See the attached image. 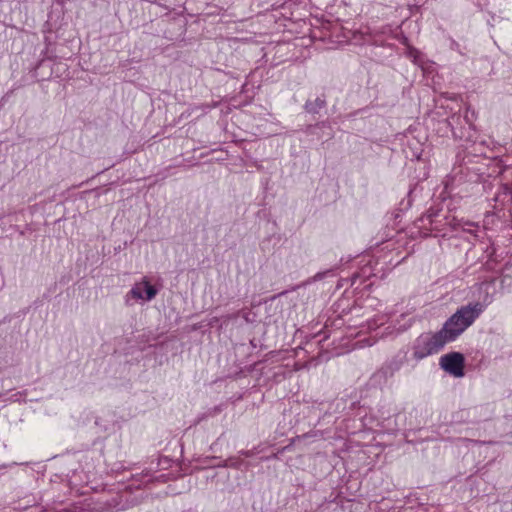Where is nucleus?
Here are the masks:
<instances>
[{
    "label": "nucleus",
    "instance_id": "nucleus-6",
    "mask_svg": "<svg viewBox=\"0 0 512 512\" xmlns=\"http://www.w3.org/2000/svg\"><path fill=\"white\" fill-rule=\"evenodd\" d=\"M327 105L325 96L317 97L315 100H307L304 105V109L307 113L317 114Z\"/></svg>",
    "mask_w": 512,
    "mask_h": 512
},
{
    "label": "nucleus",
    "instance_id": "nucleus-1",
    "mask_svg": "<svg viewBox=\"0 0 512 512\" xmlns=\"http://www.w3.org/2000/svg\"><path fill=\"white\" fill-rule=\"evenodd\" d=\"M449 343L445 334L440 330L435 333H422L419 335L413 346V357L422 360L430 355L438 353Z\"/></svg>",
    "mask_w": 512,
    "mask_h": 512
},
{
    "label": "nucleus",
    "instance_id": "nucleus-4",
    "mask_svg": "<svg viewBox=\"0 0 512 512\" xmlns=\"http://www.w3.org/2000/svg\"><path fill=\"white\" fill-rule=\"evenodd\" d=\"M129 295L136 300H152L157 295V289L152 286L147 277L136 283L129 292Z\"/></svg>",
    "mask_w": 512,
    "mask_h": 512
},
{
    "label": "nucleus",
    "instance_id": "nucleus-2",
    "mask_svg": "<svg viewBox=\"0 0 512 512\" xmlns=\"http://www.w3.org/2000/svg\"><path fill=\"white\" fill-rule=\"evenodd\" d=\"M441 368L450 375L460 378L464 376L465 358L460 352H450L440 357Z\"/></svg>",
    "mask_w": 512,
    "mask_h": 512
},
{
    "label": "nucleus",
    "instance_id": "nucleus-3",
    "mask_svg": "<svg viewBox=\"0 0 512 512\" xmlns=\"http://www.w3.org/2000/svg\"><path fill=\"white\" fill-rule=\"evenodd\" d=\"M484 310V304L473 302L460 307L454 315L470 327Z\"/></svg>",
    "mask_w": 512,
    "mask_h": 512
},
{
    "label": "nucleus",
    "instance_id": "nucleus-5",
    "mask_svg": "<svg viewBox=\"0 0 512 512\" xmlns=\"http://www.w3.org/2000/svg\"><path fill=\"white\" fill-rule=\"evenodd\" d=\"M469 326L457 318L454 314L444 323L441 331L449 342L454 341L460 336Z\"/></svg>",
    "mask_w": 512,
    "mask_h": 512
}]
</instances>
